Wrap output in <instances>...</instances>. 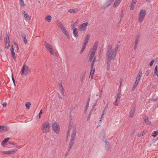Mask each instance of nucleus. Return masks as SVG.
<instances>
[{
  "label": "nucleus",
  "instance_id": "1",
  "mask_svg": "<svg viewBox=\"0 0 158 158\" xmlns=\"http://www.w3.org/2000/svg\"><path fill=\"white\" fill-rule=\"evenodd\" d=\"M118 47V44H116L114 48H112L111 45H109L108 47L106 54L107 70H109L111 60L114 59L116 57Z\"/></svg>",
  "mask_w": 158,
  "mask_h": 158
},
{
  "label": "nucleus",
  "instance_id": "2",
  "mask_svg": "<svg viewBox=\"0 0 158 158\" xmlns=\"http://www.w3.org/2000/svg\"><path fill=\"white\" fill-rule=\"evenodd\" d=\"M71 131H72V133L71 135V139L69 145V149L71 148L74 144V140L76 135V127L73 126V127H72L71 128H70V127H69L67 133V139H68V138L69 137V132Z\"/></svg>",
  "mask_w": 158,
  "mask_h": 158
},
{
  "label": "nucleus",
  "instance_id": "3",
  "mask_svg": "<svg viewBox=\"0 0 158 158\" xmlns=\"http://www.w3.org/2000/svg\"><path fill=\"white\" fill-rule=\"evenodd\" d=\"M98 44V42H96L93 47L90 49V54L89 57V60L91 61L93 60H95L96 57L94 56L96 52L97 47Z\"/></svg>",
  "mask_w": 158,
  "mask_h": 158
},
{
  "label": "nucleus",
  "instance_id": "4",
  "mask_svg": "<svg viewBox=\"0 0 158 158\" xmlns=\"http://www.w3.org/2000/svg\"><path fill=\"white\" fill-rule=\"evenodd\" d=\"M45 45L46 48L51 54L54 56L57 55L58 53L54 47L48 43H45Z\"/></svg>",
  "mask_w": 158,
  "mask_h": 158
},
{
  "label": "nucleus",
  "instance_id": "5",
  "mask_svg": "<svg viewBox=\"0 0 158 158\" xmlns=\"http://www.w3.org/2000/svg\"><path fill=\"white\" fill-rule=\"evenodd\" d=\"M146 14L147 12L146 10L144 9L140 10L138 15V22L139 23H141L143 22Z\"/></svg>",
  "mask_w": 158,
  "mask_h": 158
},
{
  "label": "nucleus",
  "instance_id": "6",
  "mask_svg": "<svg viewBox=\"0 0 158 158\" xmlns=\"http://www.w3.org/2000/svg\"><path fill=\"white\" fill-rule=\"evenodd\" d=\"M50 128V123L48 122L44 123L42 126V130L43 132L47 133L49 131Z\"/></svg>",
  "mask_w": 158,
  "mask_h": 158
},
{
  "label": "nucleus",
  "instance_id": "7",
  "mask_svg": "<svg viewBox=\"0 0 158 158\" xmlns=\"http://www.w3.org/2000/svg\"><path fill=\"white\" fill-rule=\"evenodd\" d=\"M30 72V70L27 66L24 65L20 72L21 76L27 75Z\"/></svg>",
  "mask_w": 158,
  "mask_h": 158
},
{
  "label": "nucleus",
  "instance_id": "8",
  "mask_svg": "<svg viewBox=\"0 0 158 158\" xmlns=\"http://www.w3.org/2000/svg\"><path fill=\"white\" fill-rule=\"evenodd\" d=\"M53 131L57 134L59 133L60 130V126L58 123L56 122H54L52 125Z\"/></svg>",
  "mask_w": 158,
  "mask_h": 158
},
{
  "label": "nucleus",
  "instance_id": "9",
  "mask_svg": "<svg viewBox=\"0 0 158 158\" xmlns=\"http://www.w3.org/2000/svg\"><path fill=\"white\" fill-rule=\"evenodd\" d=\"M88 23L87 22L84 23L80 25L78 27V30L80 31L83 32L85 31L87 29Z\"/></svg>",
  "mask_w": 158,
  "mask_h": 158
},
{
  "label": "nucleus",
  "instance_id": "10",
  "mask_svg": "<svg viewBox=\"0 0 158 158\" xmlns=\"http://www.w3.org/2000/svg\"><path fill=\"white\" fill-rule=\"evenodd\" d=\"M17 151L16 148L11 149L10 150L4 151L2 152L3 154L8 155L15 153Z\"/></svg>",
  "mask_w": 158,
  "mask_h": 158
},
{
  "label": "nucleus",
  "instance_id": "11",
  "mask_svg": "<svg viewBox=\"0 0 158 158\" xmlns=\"http://www.w3.org/2000/svg\"><path fill=\"white\" fill-rule=\"evenodd\" d=\"M5 43V48L8 49L10 46V41L9 40V37H6L4 40Z\"/></svg>",
  "mask_w": 158,
  "mask_h": 158
},
{
  "label": "nucleus",
  "instance_id": "12",
  "mask_svg": "<svg viewBox=\"0 0 158 158\" xmlns=\"http://www.w3.org/2000/svg\"><path fill=\"white\" fill-rule=\"evenodd\" d=\"M8 129V128L6 126L0 125V132L4 133Z\"/></svg>",
  "mask_w": 158,
  "mask_h": 158
},
{
  "label": "nucleus",
  "instance_id": "13",
  "mask_svg": "<svg viewBox=\"0 0 158 158\" xmlns=\"http://www.w3.org/2000/svg\"><path fill=\"white\" fill-rule=\"evenodd\" d=\"M10 53L13 59L15 60H16V57L14 52V49L13 46H12L10 48Z\"/></svg>",
  "mask_w": 158,
  "mask_h": 158
},
{
  "label": "nucleus",
  "instance_id": "14",
  "mask_svg": "<svg viewBox=\"0 0 158 158\" xmlns=\"http://www.w3.org/2000/svg\"><path fill=\"white\" fill-rule=\"evenodd\" d=\"M80 8H73L70 9L69 10V12L70 13H75L77 12L78 11L80 10Z\"/></svg>",
  "mask_w": 158,
  "mask_h": 158
},
{
  "label": "nucleus",
  "instance_id": "15",
  "mask_svg": "<svg viewBox=\"0 0 158 158\" xmlns=\"http://www.w3.org/2000/svg\"><path fill=\"white\" fill-rule=\"evenodd\" d=\"M137 1V0H133L130 7V10H132L134 9Z\"/></svg>",
  "mask_w": 158,
  "mask_h": 158
},
{
  "label": "nucleus",
  "instance_id": "16",
  "mask_svg": "<svg viewBox=\"0 0 158 158\" xmlns=\"http://www.w3.org/2000/svg\"><path fill=\"white\" fill-rule=\"evenodd\" d=\"M72 29L73 31V34L74 36L76 38L78 36V34L77 29L75 27H73V28H72Z\"/></svg>",
  "mask_w": 158,
  "mask_h": 158
},
{
  "label": "nucleus",
  "instance_id": "17",
  "mask_svg": "<svg viewBox=\"0 0 158 158\" xmlns=\"http://www.w3.org/2000/svg\"><path fill=\"white\" fill-rule=\"evenodd\" d=\"M121 1L122 0H115L113 4V7H117L121 3Z\"/></svg>",
  "mask_w": 158,
  "mask_h": 158
},
{
  "label": "nucleus",
  "instance_id": "18",
  "mask_svg": "<svg viewBox=\"0 0 158 158\" xmlns=\"http://www.w3.org/2000/svg\"><path fill=\"white\" fill-rule=\"evenodd\" d=\"M23 13L24 15V16L25 18L27 20H30L31 19V17L25 11L23 12Z\"/></svg>",
  "mask_w": 158,
  "mask_h": 158
},
{
  "label": "nucleus",
  "instance_id": "19",
  "mask_svg": "<svg viewBox=\"0 0 158 158\" xmlns=\"http://www.w3.org/2000/svg\"><path fill=\"white\" fill-rule=\"evenodd\" d=\"M90 38V35L89 34H88L85 37V38L84 41L83 42V44H87L88 40Z\"/></svg>",
  "mask_w": 158,
  "mask_h": 158
},
{
  "label": "nucleus",
  "instance_id": "20",
  "mask_svg": "<svg viewBox=\"0 0 158 158\" xmlns=\"http://www.w3.org/2000/svg\"><path fill=\"white\" fill-rule=\"evenodd\" d=\"M62 32L63 33L66 35L67 37L69 39H70V36L69 35V34L68 32V31L66 30L65 28H64V29H63V30H62Z\"/></svg>",
  "mask_w": 158,
  "mask_h": 158
},
{
  "label": "nucleus",
  "instance_id": "21",
  "mask_svg": "<svg viewBox=\"0 0 158 158\" xmlns=\"http://www.w3.org/2000/svg\"><path fill=\"white\" fill-rule=\"evenodd\" d=\"M59 89H60V91L61 94H62V95H64V88L61 84H60V85Z\"/></svg>",
  "mask_w": 158,
  "mask_h": 158
},
{
  "label": "nucleus",
  "instance_id": "22",
  "mask_svg": "<svg viewBox=\"0 0 158 158\" xmlns=\"http://www.w3.org/2000/svg\"><path fill=\"white\" fill-rule=\"evenodd\" d=\"M52 19V17L51 16L48 15L46 16L45 20H46L49 23L51 22Z\"/></svg>",
  "mask_w": 158,
  "mask_h": 158
},
{
  "label": "nucleus",
  "instance_id": "23",
  "mask_svg": "<svg viewBox=\"0 0 158 158\" xmlns=\"http://www.w3.org/2000/svg\"><path fill=\"white\" fill-rule=\"evenodd\" d=\"M10 138H8L6 139H4V140L2 142V146L4 145L5 143L8 142V141L9 140Z\"/></svg>",
  "mask_w": 158,
  "mask_h": 158
},
{
  "label": "nucleus",
  "instance_id": "24",
  "mask_svg": "<svg viewBox=\"0 0 158 158\" xmlns=\"http://www.w3.org/2000/svg\"><path fill=\"white\" fill-rule=\"evenodd\" d=\"M77 21L73 22L71 24L72 28H73V27H75L77 25Z\"/></svg>",
  "mask_w": 158,
  "mask_h": 158
},
{
  "label": "nucleus",
  "instance_id": "25",
  "mask_svg": "<svg viewBox=\"0 0 158 158\" xmlns=\"http://www.w3.org/2000/svg\"><path fill=\"white\" fill-rule=\"evenodd\" d=\"M31 105V103L30 102H27L25 105V106L27 109H28Z\"/></svg>",
  "mask_w": 158,
  "mask_h": 158
},
{
  "label": "nucleus",
  "instance_id": "26",
  "mask_svg": "<svg viewBox=\"0 0 158 158\" xmlns=\"http://www.w3.org/2000/svg\"><path fill=\"white\" fill-rule=\"evenodd\" d=\"M134 110H131L130 111V114H129V117H133L134 114Z\"/></svg>",
  "mask_w": 158,
  "mask_h": 158
},
{
  "label": "nucleus",
  "instance_id": "27",
  "mask_svg": "<svg viewBox=\"0 0 158 158\" xmlns=\"http://www.w3.org/2000/svg\"><path fill=\"white\" fill-rule=\"evenodd\" d=\"M139 40V37H136L135 39V41L134 42V44H137Z\"/></svg>",
  "mask_w": 158,
  "mask_h": 158
},
{
  "label": "nucleus",
  "instance_id": "28",
  "mask_svg": "<svg viewBox=\"0 0 158 158\" xmlns=\"http://www.w3.org/2000/svg\"><path fill=\"white\" fill-rule=\"evenodd\" d=\"M144 121L148 125H150L151 124V122H149L148 119V118H145L144 119Z\"/></svg>",
  "mask_w": 158,
  "mask_h": 158
},
{
  "label": "nucleus",
  "instance_id": "29",
  "mask_svg": "<svg viewBox=\"0 0 158 158\" xmlns=\"http://www.w3.org/2000/svg\"><path fill=\"white\" fill-rule=\"evenodd\" d=\"M22 38L23 39L24 43L25 44H26L27 43V41L26 38V36H23Z\"/></svg>",
  "mask_w": 158,
  "mask_h": 158
},
{
  "label": "nucleus",
  "instance_id": "30",
  "mask_svg": "<svg viewBox=\"0 0 158 158\" xmlns=\"http://www.w3.org/2000/svg\"><path fill=\"white\" fill-rule=\"evenodd\" d=\"M114 1V0H108L107 2L108 4L106 7H107L108 6H110Z\"/></svg>",
  "mask_w": 158,
  "mask_h": 158
},
{
  "label": "nucleus",
  "instance_id": "31",
  "mask_svg": "<svg viewBox=\"0 0 158 158\" xmlns=\"http://www.w3.org/2000/svg\"><path fill=\"white\" fill-rule=\"evenodd\" d=\"M89 102H88L86 104L85 107V111H87V109L89 107Z\"/></svg>",
  "mask_w": 158,
  "mask_h": 158
},
{
  "label": "nucleus",
  "instance_id": "32",
  "mask_svg": "<svg viewBox=\"0 0 158 158\" xmlns=\"http://www.w3.org/2000/svg\"><path fill=\"white\" fill-rule=\"evenodd\" d=\"M154 74L156 76L157 78H158V70L154 71Z\"/></svg>",
  "mask_w": 158,
  "mask_h": 158
},
{
  "label": "nucleus",
  "instance_id": "33",
  "mask_svg": "<svg viewBox=\"0 0 158 158\" xmlns=\"http://www.w3.org/2000/svg\"><path fill=\"white\" fill-rule=\"evenodd\" d=\"M139 82V81L135 80V81L134 83V84L133 86L135 87H136V86H137V85L138 84Z\"/></svg>",
  "mask_w": 158,
  "mask_h": 158
},
{
  "label": "nucleus",
  "instance_id": "34",
  "mask_svg": "<svg viewBox=\"0 0 158 158\" xmlns=\"http://www.w3.org/2000/svg\"><path fill=\"white\" fill-rule=\"evenodd\" d=\"M59 27H60V29L62 30H63V29H64V28H65L64 27V26L61 24H60Z\"/></svg>",
  "mask_w": 158,
  "mask_h": 158
},
{
  "label": "nucleus",
  "instance_id": "35",
  "mask_svg": "<svg viewBox=\"0 0 158 158\" xmlns=\"http://www.w3.org/2000/svg\"><path fill=\"white\" fill-rule=\"evenodd\" d=\"M144 135V134H143V132L142 133H139L137 135V136L138 137H140L142 136H143Z\"/></svg>",
  "mask_w": 158,
  "mask_h": 158
},
{
  "label": "nucleus",
  "instance_id": "36",
  "mask_svg": "<svg viewBox=\"0 0 158 158\" xmlns=\"http://www.w3.org/2000/svg\"><path fill=\"white\" fill-rule=\"evenodd\" d=\"M154 62V60H152L150 62V64H149V65L151 66H152Z\"/></svg>",
  "mask_w": 158,
  "mask_h": 158
},
{
  "label": "nucleus",
  "instance_id": "37",
  "mask_svg": "<svg viewBox=\"0 0 158 158\" xmlns=\"http://www.w3.org/2000/svg\"><path fill=\"white\" fill-rule=\"evenodd\" d=\"M94 71H91L90 75V77H91V78H93V76L94 75Z\"/></svg>",
  "mask_w": 158,
  "mask_h": 158
},
{
  "label": "nucleus",
  "instance_id": "38",
  "mask_svg": "<svg viewBox=\"0 0 158 158\" xmlns=\"http://www.w3.org/2000/svg\"><path fill=\"white\" fill-rule=\"evenodd\" d=\"M86 44H83L82 47V51H83L85 49V48L86 46Z\"/></svg>",
  "mask_w": 158,
  "mask_h": 158
},
{
  "label": "nucleus",
  "instance_id": "39",
  "mask_svg": "<svg viewBox=\"0 0 158 158\" xmlns=\"http://www.w3.org/2000/svg\"><path fill=\"white\" fill-rule=\"evenodd\" d=\"M141 77L140 76L137 75L136 78V81H137L139 82V80L141 78Z\"/></svg>",
  "mask_w": 158,
  "mask_h": 158
},
{
  "label": "nucleus",
  "instance_id": "40",
  "mask_svg": "<svg viewBox=\"0 0 158 158\" xmlns=\"http://www.w3.org/2000/svg\"><path fill=\"white\" fill-rule=\"evenodd\" d=\"M42 112H43L42 110H41L40 112V113H39V118H40L41 117V115L42 113Z\"/></svg>",
  "mask_w": 158,
  "mask_h": 158
},
{
  "label": "nucleus",
  "instance_id": "41",
  "mask_svg": "<svg viewBox=\"0 0 158 158\" xmlns=\"http://www.w3.org/2000/svg\"><path fill=\"white\" fill-rule=\"evenodd\" d=\"M150 73V71L149 70H147V71H146L145 73V75L146 76H148L149 74V73Z\"/></svg>",
  "mask_w": 158,
  "mask_h": 158
},
{
  "label": "nucleus",
  "instance_id": "42",
  "mask_svg": "<svg viewBox=\"0 0 158 158\" xmlns=\"http://www.w3.org/2000/svg\"><path fill=\"white\" fill-rule=\"evenodd\" d=\"M157 132H156V131L154 132L152 134V136L153 137H155L156 135H157Z\"/></svg>",
  "mask_w": 158,
  "mask_h": 158
},
{
  "label": "nucleus",
  "instance_id": "43",
  "mask_svg": "<svg viewBox=\"0 0 158 158\" xmlns=\"http://www.w3.org/2000/svg\"><path fill=\"white\" fill-rule=\"evenodd\" d=\"M142 70H140L139 72V73L138 74V76H140L141 77L142 75Z\"/></svg>",
  "mask_w": 158,
  "mask_h": 158
},
{
  "label": "nucleus",
  "instance_id": "44",
  "mask_svg": "<svg viewBox=\"0 0 158 158\" xmlns=\"http://www.w3.org/2000/svg\"><path fill=\"white\" fill-rule=\"evenodd\" d=\"M14 45H15V47L17 48V51H18L19 50V47H18V45L15 42L14 43Z\"/></svg>",
  "mask_w": 158,
  "mask_h": 158
},
{
  "label": "nucleus",
  "instance_id": "45",
  "mask_svg": "<svg viewBox=\"0 0 158 158\" xmlns=\"http://www.w3.org/2000/svg\"><path fill=\"white\" fill-rule=\"evenodd\" d=\"M14 45H15V47L17 48V51H18L19 50V47H18V45L15 42L14 43Z\"/></svg>",
  "mask_w": 158,
  "mask_h": 158
},
{
  "label": "nucleus",
  "instance_id": "46",
  "mask_svg": "<svg viewBox=\"0 0 158 158\" xmlns=\"http://www.w3.org/2000/svg\"><path fill=\"white\" fill-rule=\"evenodd\" d=\"M14 45H15V47L17 48V51H18L19 50V47H18V45L15 42L14 43Z\"/></svg>",
  "mask_w": 158,
  "mask_h": 158
},
{
  "label": "nucleus",
  "instance_id": "47",
  "mask_svg": "<svg viewBox=\"0 0 158 158\" xmlns=\"http://www.w3.org/2000/svg\"><path fill=\"white\" fill-rule=\"evenodd\" d=\"M120 95H121V94L119 93H118L117 94V95H116V98H120Z\"/></svg>",
  "mask_w": 158,
  "mask_h": 158
},
{
  "label": "nucleus",
  "instance_id": "48",
  "mask_svg": "<svg viewBox=\"0 0 158 158\" xmlns=\"http://www.w3.org/2000/svg\"><path fill=\"white\" fill-rule=\"evenodd\" d=\"M102 90H101L100 91V92L98 94V96L100 98H101V96L102 95Z\"/></svg>",
  "mask_w": 158,
  "mask_h": 158
},
{
  "label": "nucleus",
  "instance_id": "49",
  "mask_svg": "<svg viewBox=\"0 0 158 158\" xmlns=\"http://www.w3.org/2000/svg\"><path fill=\"white\" fill-rule=\"evenodd\" d=\"M11 77H12V80L13 82V83L14 84H15V80L14 79V78L13 77V75L12 74H11Z\"/></svg>",
  "mask_w": 158,
  "mask_h": 158
},
{
  "label": "nucleus",
  "instance_id": "50",
  "mask_svg": "<svg viewBox=\"0 0 158 158\" xmlns=\"http://www.w3.org/2000/svg\"><path fill=\"white\" fill-rule=\"evenodd\" d=\"M95 60H93L92 62V64H91L92 67H93L94 65V62Z\"/></svg>",
  "mask_w": 158,
  "mask_h": 158
},
{
  "label": "nucleus",
  "instance_id": "51",
  "mask_svg": "<svg viewBox=\"0 0 158 158\" xmlns=\"http://www.w3.org/2000/svg\"><path fill=\"white\" fill-rule=\"evenodd\" d=\"M120 98H116V101L117 102H120Z\"/></svg>",
  "mask_w": 158,
  "mask_h": 158
},
{
  "label": "nucleus",
  "instance_id": "52",
  "mask_svg": "<svg viewBox=\"0 0 158 158\" xmlns=\"http://www.w3.org/2000/svg\"><path fill=\"white\" fill-rule=\"evenodd\" d=\"M137 44H135L134 48L135 50H136L137 48Z\"/></svg>",
  "mask_w": 158,
  "mask_h": 158
},
{
  "label": "nucleus",
  "instance_id": "53",
  "mask_svg": "<svg viewBox=\"0 0 158 158\" xmlns=\"http://www.w3.org/2000/svg\"><path fill=\"white\" fill-rule=\"evenodd\" d=\"M20 5L22 6H24V2H21Z\"/></svg>",
  "mask_w": 158,
  "mask_h": 158
},
{
  "label": "nucleus",
  "instance_id": "54",
  "mask_svg": "<svg viewBox=\"0 0 158 158\" xmlns=\"http://www.w3.org/2000/svg\"><path fill=\"white\" fill-rule=\"evenodd\" d=\"M2 105L3 106H5V107H6L7 106V104L6 103H3V104H2Z\"/></svg>",
  "mask_w": 158,
  "mask_h": 158
},
{
  "label": "nucleus",
  "instance_id": "55",
  "mask_svg": "<svg viewBox=\"0 0 158 158\" xmlns=\"http://www.w3.org/2000/svg\"><path fill=\"white\" fill-rule=\"evenodd\" d=\"M136 87L133 86V87L132 88V91H134V90L135 89Z\"/></svg>",
  "mask_w": 158,
  "mask_h": 158
},
{
  "label": "nucleus",
  "instance_id": "56",
  "mask_svg": "<svg viewBox=\"0 0 158 158\" xmlns=\"http://www.w3.org/2000/svg\"><path fill=\"white\" fill-rule=\"evenodd\" d=\"M119 102H117L116 101L115 103V105L116 106H118V104H119Z\"/></svg>",
  "mask_w": 158,
  "mask_h": 158
},
{
  "label": "nucleus",
  "instance_id": "57",
  "mask_svg": "<svg viewBox=\"0 0 158 158\" xmlns=\"http://www.w3.org/2000/svg\"><path fill=\"white\" fill-rule=\"evenodd\" d=\"M84 76H83L82 77L81 79V81H83L84 80Z\"/></svg>",
  "mask_w": 158,
  "mask_h": 158
},
{
  "label": "nucleus",
  "instance_id": "58",
  "mask_svg": "<svg viewBox=\"0 0 158 158\" xmlns=\"http://www.w3.org/2000/svg\"><path fill=\"white\" fill-rule=\"evenodd\" d=\"M158 67L157 65L156 66L154 70H158Z\"/></svg>",
  "mask_w": 158,
  "mask_h": 158
},
{
  "label": "nucleus",
  "instance_id": "59",
  "mask_svg": "<svg viewBox=\"0 0 158 158\" xmlns=\"http://www.w3.org/2000/svg\"><path fill=\"white\" fill-rule=\"evenodd\" d=\"M58 98H59L60 99H62V97H61V96L60 95H59H59H58Z\"/></svg>",
  "mask_w": 158,
  "mask_h": 158
},
{
  "label": "nucleus",
  "instance_id": "60",
  "mask_svg": "<svg viewBox=\"0 0 158 158\" xmlns=\"http://www.w3.org/2000/svg\"><path fill=\"white\" fill-rule=\"evenodd\" d=\"M20 1L21 2H23V0H20Z\"/></svg>",
  "mask_w": 158,
  "mask_h": 158
},
{
  "label": "nucleus",
  "instance_id": "61",
  "mask_svg": "<svg viewBox=\"0 0 158 158\" xmlns=\"http://www.w3.org/2000/svg\"><path fill=\"white\" fill-rule=\"evenodd\" d=\"M147 2H149L150 0H146Z\"/></svg>",
  "mask_w": 158,
  "mask_h": 158
}]
</instances>
